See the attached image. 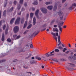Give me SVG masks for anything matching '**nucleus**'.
Listing matches in <instances>:
<instances>
[{
	"label": "nucleus",
	"mask_w": 76,
	"mask_h": 76,
	"mask_svg": "<svg viewBox=\"0 0 76 76\" xmlns=\"http://www.w3.org/2000/svg\"><path fill=\"white\" fill-rule=\"evenodd\" d=\"M68 64H69V66L68 67H66L67 69H68V70H70V71L73 70H74L73 68H70V66H71V67H75V65L73 64L70 63H69Z\"/></svg>",
	"instance_id": "nucleus-1"
},
{
	"label": "nucleus",
	"mask_w": 76,
	"mask_h": 76,
	"mask_svg": "<svg viewBox=\"0 0 76 76\" xmlns=\"http://www.w3.org/2000/svg\"><path fill=\"white\" fill-rule=\"evenodd\" d=\"M49 52H48L45 54L46 57H51V56H54V54H53V53H54V51L53 50L52 52L50 53L49 54Z\"/></svg>",
	"instance_id": "nucleus-2"
},
{
	"label": "nucleus",
	"mask_w": 76,
	"mask_h": 76,
	"mask_svg": "<svg viewBox=\"0 0 76 76\" xmlns=\"http://www.w3.org/2000/svg\"><path fill=\"white\" fill-rule=\"evenodd\" d=\"M63 22L61 23L58 25V27L59 29V31H61V32L62 30H63V28H62V27H63Z\"/></svg>",
	"instance_id": "nucleus-3"
},
{
	"label": "nucleus",
	"mask_w": 76,
	"mask_h": 76,
	"mask_svg": "<svg viewBox=\"0 0 76 76\" xmlns=\"http://www.w3.org/2000/svg\"><path fill=\"white\" fill-rule=\"evenodd\" d=\"M13 31L15 34L18 32H19V27L18 26H15L13 29Z\"/></svg>",
	"instance_id": "nucleus-4"
},
{
	"label": "nucleus",
	"mask_w": 76,
	"mask_h": 76,
	"mask_svg": "<svg viewBox=\"0 0 76 76\" xmlns=\"http://www.w3.org/2000/svg\"><path fill=\"white\" fill-rule=\"evenodd\" d=\"M76 7V4L75 3L74 4H73L69 8V10H72L73 9H75V7Z\"/></svg>",
	"instance_id": "nucleus-5"
},
{
	"label": "nucleus",
	"mask_w": 76,
	"mask_h": 76,
	"mask_svg": "<svg viewBox=\"0 0 76 76\" xmlns=\"http://www.w3.org/2000/svg\"><path fill=\"white\" fill-rule=\"evenodd\" d=\"M20 18L19 17H18L15 22V25L19 24V22L20 21Z\"/></svg>",
	"instance_id": "nucleus-6"
},
{
	"label": "nucleus",
	"mask_w": 76,
	"mask_h": 76,
	"mask_svg": "<svg viewBox=\"0 0 76 76\" xmlns=\"http://www.w3.org/2000/svg\"><path fill=\"white\" fill-rule=\"evenodd\" d=\"M39 10H37L36 11V12L35 13V15L36 17H37V18H38V19H39V17L38 16V13H39Z\"/></svg>",
	"instance_id": "nucleus-7"
},
{
	"label": "nucleus",
	"mask_w": 76,
	"mask_h": 76,
	"mask_svg": "<svg viewBox=\"0 0 76 76\" xmlns=\"http://www.w3.org/2000/svg\"><path fill=\"white\" fill-rule=\"evenodd\" d=\"M41 10L44 13L46 14L47 13V10L45 8H42Z\"/></svg>",
	"instance_id": "nucleus-8"
},
{
	"label": "nucleus",
	"mask_w": 76,
	"mask_h": 76,
	"mask_svg": "<svg viewBox=\"0 0 76 76\" xmlns=\"http://www.w3.org/2000/svg\"><path fill=\"white\" fill-rule=\"evenodd\" d=\"M58 5L57 4H56L53 7V10L54 11H56L57 10V8Z\"/></svg>",
	"instance_id": "nucleus-9"
},
{
	"label": "nucleus",
	"mask_w": 76,
	"mask_h": 76,
	"mask_svg": "<svg viewBox=\"0 0 76 76\" xmlns=\"http://www.w3.org/2000/svg\"><path fill=\"white\" fill-rule=\"evenodd\" d=\"M53 6H48L47 7V8L48 9L50 10H52L53 9Z\"/></svg>",
	"instance_id": "nucleus-10"
},
{
	"label": "nucleus",
	"mask_w": 76,
	"mask_h": 76,
	"mask_svg": "<svg viewBox=\"0 0 76 76\" xmlns=\"http://www.w3.org/2000/svg\"><path fill=\"white\" fill-rule=\"evenodd\" d=\"M36 23V19L35 18V17H34L33 18V25H35Z\"/></svg>",
	"instance_id": "nucleus-11"
},
{
	"label": "nucleus",
	"mask_w": 76,
	"mask_h": 76,
	"mask_svg": "<svg viewBox=\"0 0 76 76\" xmlns=\"http://www.w3.org/2000/svg\"><path fill=\"white\" fill-rule=\"evenodd\" d=\"M58 44H61V42L60 41V35H59L58 36Z\"/></svg>",
	"instance_id": "nucleus-12"
},
{
	"label": "nucleus",
	"mask_w": 76,
	"mask_h": 76,
	"mask_svg": "<svg viewBox=\"0 0 76 76\" xmlns=\"http://www.w3.org/2000/svg\"><path fill=\"white\" fill-rule=\"evenodd\" d=\"M27 23H28V21H26L25 22V23L24 25V26L23 27V28L25 29L26 27V26H27Z\"/></svg>",
	"instance_id": "nucleus-13"
},
{
	"label": "nucleus",
	"mask_w": 76,
	"mask_h": 76,
	"mask_svg": "<svg viewBox=\"0 0 76 76\" xmlns=\"http://www.w3.org/2000/svg\"><path fill=\"white\" fill-rule=\"evenodd\" d=\"M15 20V18H12L10 21V24H12L13 22V21H14Z\"/></svg>",
	"instance_id": "nucleus-14"
},
{
	"label": "nucleus",
	"mask_w": 76,
	"mask_h": 76,
	"mask_svg": "<svg viewBox=\"0 0 76 76\" xmlns=\"http://www.w3.org/2000/svg\"><path fill=\"white\" fill-rule=\"evenodd\" d=\"M53 32H55V31H56V32H58V28H53Z\"/></svg>",
	"instance_id": "nucleus-15"
},
{
	"label": "nucleus",
	"mask_w": 76,
	"mask_h": 76,
	"mask_svg": "<svg viewBox=\"0 0 76 76\" xmlns=\"http://www.w3.org/2000/svg\"><path fill=\"white\" fill-rule=\"evenodd\" d=\"M1 40L2 41H3L4 40V34H2Z\"/></svg>",
	"instance_id": "nucleus-16"
},
{
	"label": "nucleus",
	"mask_w": 76,
	"mask_h": 76,
	"mask_svg": "<svg viewBox=\"0 0 76 76\" xmlns=\"http://www.w3.org/2000/svg\"><path fill=\"white\" fill-rule=\"evenodd\" d=\"M58 14L59 16H63V14L62 12H58Z\"/></svg>",
	"instance_id": "nucleus-17"
},
{
	"label": "nucleus",
	"mask_w": 76,
	"mask_h": 76,
	"mask_svg": "<svg viewBox=\"0 0 76 76\" xmlns=\"http://www.w3.org/2000/svg\"><path fill=\"white\" fill-rule=\"evenodd\" d=\"M53 3V2L52 1H50V2H47L45 3L47 5H48V4H52Z\"/></svg>",
	"instance_id": "nucleus-18"
},
{
	"label": "nucleus",
	"mask_w": 76,
	"mask_h": 76,
	"mask_svg": "<svg viewBox=\"0 0 76 76\" xmlns=\"http://www.w3.org/2000/svg\"><path fill=\"white\" fill-rule=\"evenodd\" d=\"M35 58H36V59H37L38 60H41V58L39 57L38 56H36L35 57Z\"/></svg>",
	"instance_id": "nucleus-19"
},
{
	"label": "nucleus",
	"mask_w": 76,
	"mask_h": 76,
	"mask_svg": "<svg viewBox=\"0 0 76 76\" xmlns=\"http://www.w3.org/2000/svg\"><path fill=\"white\" fill-rule=\"evenodd\" d=\"M3 16H5L6 15V10H5L3 13Z\"/></svg>",
	"instance_id": "nucleus-20"
},
{
	"label": "nucleus",
	"mask_w": 76,
	"mask_h": 76,
	"mask_svg": "<svg viewBox=\"0 0 76 76\" xmlns=\"http://www.w3.org/2000/svg\"><path fill=\"white\" fill-rule=\"evenodd\" d=\"M21 7V5L20 4H18V10H19L20 9V7Z\"/></svg>",
	"instance_id": "nucleus-21"
},
{
	"label": "nucleus",
	"mask_w": 76,
	"mask_h": 76,
	"mask_svg": "<svg viewBox=\"0 0 76 76\" xmlns=\"http://www.w3.org/2000/svg\"><path fill=\"white\" fill-rule=\"evenodd\" d=\"M51 34H52V35H53V38H55V37H56V34L52 32L51 33Z\"/></svg>",
	"instance_id": "nucleus-22"
},
{
	"label": "nucleus",
	"mask_w": 76,
	"mask_h": 76,
	"mask_svg": "<svg viewBox=\"0 0 76 76\" xmlns=\"http://www.w3.org/2000/svg\"><path fill=\"white\" fill-rule=\"evenodd\" d=\"M33 4L34 5H37V4H38V2H37V1H34V3H33Z\"/></svg>",
	"instance_id": "nucleus-23"
},
{
	"label": "nucleus",
	"mask_w": 76,
	"mask_h": 76,
	"mask_svg": "<svg viewBox=\"0 0 76 76\" xmlns=\"http://www.w3.org/2000/svg\"><path fill=\"white\" fill-rule=\"evenodd\" d=\"M6 59H2L1 60H0V63H3V62H4V61H6Z\"/></svg>",
	"instance_id": "nucleus-24"
},
{
	"label": "nucleus",
	"mask_w": 76,
	"mask_h": 76,
	"mask_svg": "<svg viewBox=\"0 0 76 76\" xmlns=\"http://www.w3.org/2000/svg\"><path fill=\"white\" fill-rule=\"evenodd\" d=\"M24 52H25V50H23V49H22L19 51V53H21V52L23 53Z\"/></svg>",
	"instance_id": "nucleus-25"
},
{
	"label": "nucleus",
	"mask_w": 76,
	"mask_h": 76,
	"mask_svg": "<svg viewBox=\"0 0 76 76\" xmlns=\"http://www.w3.org/2000/svg\"><path fill=\"white\" fill-rule=\"evenodd\" d=\"M32 26V25L31 24L28 26V27H27V29H30V28H31Z\"/></svg>",
	"instance_id": "nucleus-26"
},
{
	"label": "nucleus",
	"mask_w": 76,
	"mask_h": 76,
	"mask_svg": "<svg viewBox=\"0 0 76 76\" xmlns=\"http://www.w3.org/2000/svg\"><path fill=\"white\" fill-rule=\"evenodd\" d=\"M23 3V0H20V4H22Z\"/></svg>",
	"instance_id": "nucleus-27"
},
{
	"label": "nucleus",
	"mask_w": 76,
	"mask_h": 76,
	"mask_svg": "<svg viewBox=\"0 0 76 76\" xmlns=\"http://www.w3.org/2000/svg\"><path fill=\"white\" fill-rule=\"evenodd\" d=\"M54 22H55V20H53L50 23V25H52L53 23H54Z\"/></svg>",
	"instance_id": "nucleus-28"
},
{
	"label": "nucleus",
	"mask_w": 76,
	"mask_h": 76,
	"mask_svg": "<svg viewBox=\"0 0 76 76\" xmlns=\"http://www.w3.org/2000/svg\"><path fill=\"white\" fill-rule=\"evenodd\" d=\"M24 22V18H23L21 19V23L23 24Z\"/></svg>",
	"instance_id": "nucleus-29"
},
{
	"label": "nucleus",
	"mask_w": 76,
	"mask_h": 76,
	"mask_svg": "<svg viewBox=\"0 0 76 76\" xmlns=\"http://www.w3.org/2000/svg\"><path fill=\"white\" fill-rule=\"evenodd\" d=\"M52 60L54 61H56V62H58V61L56 59H53Z\"/></svg>",
	"instance_id": "nucleus-30"
},
{
	"label": "nucleus",
	"mask_w": 76,
	"mask_h": 76,
	"mask_svg": "<svg viewBox=\"0 0 76 76\" xmlns=\"http://www.w3.org/2000/svg\"><path fill=\"white\" fill-rule=\"evenodd\" d=\"M30 16L31 18H33V16H34V13H31L30 14Z\"/></svg>",
	"instance_id": "nucleus-31"
},
{
	"label": "nucleus",
	"mask_w": 76,
	"mask_h": 76,
	"mask_svg": "<svg viewBox=\"0 0 76 76\" xmlns=\"http://www.w3.org/2000/svg\"><path fill=\"white\" fill-rule=\"evenodd\" d=\"M2 22H3V23H4V21L1 20L0 22V26H1V25H2Z\"/></svg>",
	"instance_id": "nucleus-32"
},
{
	"label": "nucleus",
	"mask_w": 76,
	"mask_h": 76,
	"mask_svg": "<svg viewBox=\"0 0 76 76\" xmlns=\"http://www.w3.org/2000/svg\"><path fill=\"white\" fill-rule=\"evenodd\" d=\"M36 34V31H35L33 34L31 35V37H34L35 35V34Z\"/></svg>",
	"instance_id": "nucleus-33"
},
{
	"label": "nucleus",
	"mask_w": 76,
	"mask_h": 76,
	"mask_svg": "<svg viewBox=\"0 0 76 76\" xmlns=\"http://www.w3.org/2000/svg\"><path fill=\"white\" fill-rule=\"evenodd\" d=\"M7 41H8V42H10L12 41L11 39H10V38H8L7 39Z\"/></svg>",
	"instance_id": "nucleus-34"
},
{
	"label": "nucleus",
	"mask_w": 76,
	"mask_h": 76,
	"mask_svg": "<svg viewBox=\"0 0 76 76\" xmlns=\"http://www.w3.org/2000/svg\"><path fill=\"white\" fill-rule=\"evenodd\" d=\"M57 48L60 49V50H62V49H63V47L61 46H58Z\"/></svg>",
	"instance_id": "nucleus-35"
},
{
	"label": "nucleus",
	"mask_w": 76,
	"mask_h": 76,
	"mask_svg": "<svg viewBox=\"0 0 76 76\" xmlns=\"http://www.w3.org/2000/svg\"><path fill=\"white\" fill-rule=\"evenodd\" d=\"M47 26V24H45L42 26V28H45Z\"/></svg>",
	"instance_id": "nucleus-36"
},
{
	"label": "nucleus",
	"mask_w": 76,
	"mask_h": 76,
	"mask_svg": "<svg viewBox=\"0 0 76 76\" xmlns=\"http://www.w3.org/2000/svg\"><path fill=\"white\" fill-rule=\"evenodd\" d=\"M6 24L4 25L3 26V29L4 30L6 28Z\"/></svg>",
	"instance_id": "nucleus-37"
},
{
	"label": "nucleus",
	"mask_w": 76,
	"mask_h": 76,
	"mask_svg": "<svg viewBox=\"0 0 76 76\" xmlns=\"http://www.w3.org/2000/svg\"><path fill=\"white\" fill-rule=\"evenodd\" d=\"M73 57L72 56H69L68 58V59L69 60H71L72 59Z\"/></svg>",
	"instance_id": "nucleus-38"
},
{
	"label": "nucleus",
	"mask_w": 76,
	"mask_h": 76,
	"mask_svg": "<svg viewBox=\"0 0 76 76\" xmlns=\"http://www.w3.org/2000/svg\"><path fill=\"white\" fill-rule=\"evenodd\" d=\"M55 52H59V51H60V50H58L57 49H56L55 50Z\"/></svg>",
	"instance_id": "nucleus-39"
},
{
	"label": "nucleus",
	"mask_w": 76,
	"mask_h": 76,
	"mask_svg": "<svg viewBox=\"0 0 76 76\" xmlns=\"http://www.w3.org/2000/svg\"><path fill=\"white\" fill-rule=\"evenodd\" d=\"M28 31H29V30H26V31H25L24 32V33H23V34H24V35L26 34L27 33V32H28Z\"/></svg>",
	"instance_id": "nucleus-40"
},
{
	"label": "nucleus",
	"mask_w": 76,
	"mask_h": 76,
	"mask_svg": "<svg viewBox=\"0 0 76 76\" xmlns=\"http://www.w3.org/2000/svg\"><path fill=\"white\" fill-rule=\"evenodd\" d=\"M14 9V7H12L10 9L11 12H12V11H13V10Z\"/></svg>",
	"instance_id": "nucleus-41"
},
{
	"label": "nucleus",
	"mask_w": 76,
	"mask_h": 76,
	"mask_svg": "<svg viewBox=\"0 0 76 76\" xmlns=\"http://www.w3.org/2000/svg\"><path fill=\"white\" fill-rule=\"evenodd\" d=\"M28 17H29V14L27 13L26 15V19H28Z\"/></svg>",
	"instance_id": "nucleus-42"
},
{
	"label": "nucleus",
	"mask_w": 76,
	"mask_h": 76,
	"mask_svg": "<svg viewBox=\"0 0 76 76\" xmlns=\"http://www.w3.org/2000/svg\"><path fill=\"white\" fill-rule=\"evenodd\" d=\"M8 31V30L6 29L5 32V35H7V31Z\"/></svg>",
	"instance_id": "nucleus-43"
},
{
	"label": "nucleus",
	"mask_w": 76,
	"mask_h": 76,
	"mask_svg": "<svg viewBox=\"0 0 76 76\" xmlns=\"http://www.w3.org/2000/svg\"><path fill=\"white\" fill-rule=\"evenodd\" d=\"M60 61H66V59H60Z\"/></svg>",
	"instance_id": "nucleus-44"
},
{
	"label": "nucleus",
	"mask_w": 76,
	"mask_h": 76,
	"mask_svg": "<svg viewBox=\"0 0 76 76\" xmlns=\"http://www.w3.org/2000/svg\"><path fill=\"white\" fill-rule=\"evenodd\" d=\"M7 12L8 13H9V12H11V11H10V9H8L7 10Z\"/></svg>",
	"instance_id": "nucleus-45"
},
{
	"label": "nucleus",
	"mask_w": 76,
	"mask_h": 76,
	"mask_svg": "<svg viewBox=\"0 0 76 76\" xmlns=\"http://www.w3.org/2000/svg\"><path fill=\"white\" fill-rule=\"evenodd\" d=\"M67 50V49L66 48H64L63 51V52H65V51H66Z\"/></svg>",
	"instance_id": "nucleus-46"
},
{
	"label": "nucleus",
	"mask_w": 76,
	"mask_h": 76,
	"mask_svg": "<svg viewBox=\"0 0 76 76\" xmlns=\"http://www.w3.org/2000/svg\"><path fill=\"white\" fill-rule=\"evenodd\" d=\"M13 3H14V4L15 5H16V4L17 3V1H14Z\"/></svg>",
	"instance_id": "nucleus-47"
},
{
	"label": "nucleus",
	"mask_w": 76,
	"mask_h": 76,
	"mask_svg": "<svg viewBox=\"0 0 76 76\" xmlns=\"http://www.w3.org/2000/svg\"><path fill=\"white\" fill-rule=\"evenodd\" d=\"M8 29H9V25L7 24V28L6 29L8 30Z\"/></svg>",
	"instance_id": "nucleus-48"
},
{
	"label": "nucleus",
	"mask_w": 76,
	"mask_h": 76,
	"mask_svg": "<svg viewBox=\"0 0 76 76\" xmlns=\"http://www.w3.org/2000/svg\"><path fill=\"white\" fill-rule=\"evenodd\" d=\"M30 47L31 48H33V45H32V44H31L30 45Z\"/></svg>",
	"instance_id": "nucleus-49"
},
{
	"label": "nucleus",
	"mask_w": 76,
	"mask_h": 76,
	"mask_svg": "<svg viewBox=\"0 0 76 76\" xmlns=\"http://www.w3.org/2000/svg\"><path fill=\"white\" fill-rule=\"evenodd\" d=\"M25 8L23 7L21 9V12H22L23 11H24L25 10Z\"/></svg>",
	"instance_id": "nucleus-50"
},
{
	"label": "nucleus",
	"mask_w": 76,
	"mask_h": 76,
	"mask_svg": "<svg viewBox=\"0 0 76 76\" xmlns=\"http://www.w3.org/2000/svg\"><path fill=\"white\" fill-rule=\"evenodd\" d=\"M24 6L26 7L27 6V3H25L24 4Z\"/></svg>",
	"instance_id": "nucleus-51"
},
{
	"label": "nucleus",
	"mask_w": 76,
	"mask_h": 76,
	"mask_svg": "<svg viewBox=\"0 0 76 76\" xmlns=\"http://www.w3.org/2000/svg\"><path fill=\"white\" fill-rule=\"evenodd\" d=\"M30 63H31V64H34V61H31L30 62Z\"/></svg>",
	"instance_id": "nucleus-52"
},
{
	"label": "nucleus",
	"mask_w": 76,
	"mask_h": 76,
	"mask_svg": "<svg viewBox=\"0 0 76 76\" xmlns=\"http://www.w3.org/2000/svg\"><path fill=\"white\" fill-rule=\"evenodd\" d=\"M54 39L56 40V42L57 41V37H55Z\"/></svg>",
	"instance_id": "nucleus-53"
},
{
	"label": "nucleus",
	"mask_w": 76,
	"mask_h": 76,
	"mask_svg": "<svg viewBox=\"0 0 76 76\" xmlns=\"http://www.w3.org/2000/svg\"><path fill=\"white\" fill-rule=\"evenodd\" d=\"M1 11H0V19L1 18Z\"/></svg>",
	"instance_id": "nucleus-54"
},
{
	"label": "nucleus",
	"mask_w": 76,
	"mask_h": 76,
	"mask_svg": "<svg viewBox=\"0 0 76 76\" xmlns=\"http://www.w3.org/2000/svg\"><path fill=\"white\" fill-rule=\"evenodd\" d=\"M41 58L42 60H44V58H45V57L42 56L41 57Z\"/></svg>",
	"instance_id": "nucleus-55"
},
{
	"label": "nucleus",
	"mask_w": 76,
	"mask_h": 76,
	"mask_svg": "<svg viewBox=\"0 0 76 76\" xmlns=\"http://www.w3.org/2000/svg\"><path fill=\"white\" fill-rule=\"evenodd\" d=\"M23 67L24 68V69H28L29 68V67L28 66H23Z\"/></svg>",
	"instance_id": "nucleus-56"
},
{
	"label": "nucleus",
	"mask_w": 76,
	"mask_h": 76,
	"mask_svg": "<svg viewBox=\"0 0 76 76\" xmlns=\"http://www.w3.org/2000/svg\"><path fill=\"white\" fill-rule=\"evenodd\" d=\"M63 15H61V17H60V20H62L63 19Z\"/></svg>",
	"instance_id": "nucleus-57"
},
{
	"label": "nucleus",
	"mask_w": 76,
	"mask_h": 76,
	"mask_svg": "<svg viewBox=\"0 0 76 76\" xmlns=\"http://www.w3.org/2000/svg\"><path fill=\"white\" fill-rule=\"evenodd\" d=\"M32 10L33 11H35V8H32Z\"/></svg>",
	"instance_id": "nucleus-58"
},
{
	"label": "nucleus",
	"mask_w": 76,
	"mask_h": 76,
	"mask_svg": "<svg viewBox=\"0 0 76 76\" xmlns=\"http://www.w3.org/2000/svg\"><path fill=\"white\" fill-rule=\"evenodd\" d=\"M20 36H18L16 38V39H19L20 38Z\"/></svg>",
	"instance_id": "nucleus-59"
},
{
	"label": "nucleus",
	"mask_w": 76,
	"mask_h": 76,
	"mask_svg": "<svg viewBox=\"0 0 76 76\" xmlns=\"http://www.w3.org/2000/svg\"><path fill=\"white\" fill-rule=\"evenodd\" d=\"M16 37H17V35H13V37L14 38H16Z\"/></svg>",
	"instance_id": "nucleus-60"
},
{
	"label": "nucleus",
	"mask_w": 76,
	"mask_h": 76,
	"mask_svg": "<svg viewBox=\"0 0 76 76\" xmlns=\"http://www.w3.org/2000/svg\"><path fill=\"white\" fill-rule=\"evenodd\" d=\"M4 4L7 5V1H6L5 2Z\"/></svg>",
	"instance_id": "nucleus-61"
},
{
	"label": "nucleus",
	"mask_w": 76,
	"mask_h": 76,
	"mask_svg": "<svg viewBox=\"0 0 76 76\" xmlns=\"http://www.w3.org/2000/svg\"><path fill=\"white\" fill-rule=\"evenodd\" d=\"M68 45V46L69 47H70V48H71V47H72V46H71V45H70V44H69Z\"/></svg>",
	"instance_id": "nucleus-62"
},
{
	"label": "nucleus",
	"mask_w": 76,
	"mask_h": 76,
	"mask_svg": "<svg viewBox=\"0 0 76 76\" xmlns=\"http://www.w3.org/2000/svg\"><path fill=\"white\" fill-rule=\"evenodd\" d=\"M45 29H46V28H45L44 29L42 30V31H45Z\"/></svg>",
	"instance_id": "nucleus-63"
},
{
	"label": "nucleus",
	"mask_w": 76,
	"mask_h": 76,
	"mask_svg": "<svg viewBox=\"0 0 76 76\" xmlns=\"http://www.w3.org/2000/svg\"><path fill=\"white\" fill-rule=\"evenodd\" d=\"M4 55H3L2 56H0V57L1 58H3V57H4Z\"/></svg>",
	"instance_id": "nucleus-64"
}]
</instances>
